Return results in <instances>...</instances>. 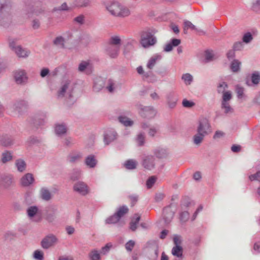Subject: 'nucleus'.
<instances>
[{
    "mask_svg": "<svg viewBox=\"0 0 260 260\" xmlns=\"http://www.w3.org/2000/svg\"><path fill=\"white\" fill-rule=\"evenodd\" d=\"M145 141V137L143 135L140 134L138 135L137 138V142L139 145L141 146L144 144Z\"/></svg>",
    "mask_w": 260,
    "mask_h": 260,
    "instance_id": "obj_45",
    "label": "nucleus"
},
{
    "mask_svg": "<svg viewBox=\"0 0 260 260\" xmlns=\"http://www.w3.org/2000/svg\"><path fill=\"white\" fill-rule=\"evenodd\" d=\"M117 138L116 133L114 131H109L104 136V142L106 144L108 145L110 142L113 141Z\"/></svg>",
    "mask_w": 260,
    "mask_h": 260,
    "instance_id": "obj_11",
    "label": "nucleus"
},
{
    "mask_svg": "<svg viewBox=\"0 0 260 260\" xmlns=\"http://www.w3.org/2000/svg\"><path fill=\"white\" fill-rule=\"evenodd\" d=\"M140 219V216L136 214L135 215V217H134L130 223V229L134 231L136 230L137 228V224L139 223Z\"/></svg>",
    "mask_w": 260,
    "mask_h": 260,
    "instance_id": "obj_17",
    "label": "nucleus"
},
{
    "mask_svg": "<svg viewBox=\"0 0 260 260\" xmlns=\"http://www.w3.org/2000/svg\"><path fill=\"white\" fill-rule=\"evenodd\" d=\"M161 58V56L159 54H156L153 55L148 60L147 67L149 69H152L154 67L156 64V62L157 60H160Z\"/></svg>",
    "mask_w": 260,
    "mask_h": 260,
    "instance_id": "obj_12",
    "label": "nucleus"
},
{
    "mask_svg": "<svg viewBox=\"0 0 260 260\" xmlns=\"http://www.w3.org/2000/svg\"><path fill=\"white\" fill-rule=\"evenodd\" d=\"M172 253L177 257L181 256L182 254V247L180 246H175L172 249Z\"/></svg>",
    "mask_w": 260,
    "mask_h": 260,
    "instance_id": "obj_22",
    "label": "nucleus"
},
{
    "mask_svg": "<svg viewBox=\"0 0 260 260\" xmlns=\"http://www.w3.org/2000/svg\"><path fill=\"white\" fill-rule=\"evenodd\" d=\"M49 73V70L47 68H43L40 73V75L42 77H45Z\"/></svg>",
    "mask_w": 260,
    "mask_h": 260,
    "instance_id": "obj_56",
    "label": "nucleus"
},
{
    "mask_svg": "<svg viewBox=\"0 0 260 260\" xmlns=\"http://www.w3.org/2000/svg\"><path fill=\"white\" fill-rule=\"evenodd\" d=\"M38 211V208L36 207H29L27 211L28 215L31 217L34 216V215L37 213Z\"/></svg>",
    "mask_w": 260,
    "mask_h": 260,
    "instance_id": "obj_34",
    "label": "nucleus"
},
{
    "mask_svg": "<svg viewBox=\"0 0 260 260\" xmlns=\"http://www.w3.org/2000/svg\"><path fill=\"white\" fill-rule=\"evenodd\" d=\"M241 147L239 145H233L231 149L234 152H239L240 150Z\"/></svg>",
    "mask_w": 260,
    "mask_h": 260,
    "instance_id": "obj_62",
    "label": "nucleus"
},
{
    "mask_svg": "<svg viewBox=\"0 0 260 260\" xmlns=\"http://www.w3.org/2000/svg\"><path fill=\"white\" fill-rule=\"evenodd\" d=\"M211 132V126L208 120L205 118L201 119L198 127V133L206 135Z\"/></svg>",
    "mask_w": 260,
    "mask_h": 260,
    "instance_id": "obj_3",
    "label": "nucleus"
},
{
    "mask_svg": "<svg viewBox=\"0 0 260 260\" xmlns=\"http://www.w3.org/2000/svg\"><path fill=\"white\" fill-rule=\"evenodd\" d=\"M81 156L79 154H75L71 155L69 157V160L70 162H75L80 159Z\"/></svg>",
    "mask_w": 260,
    "mask_h": 260,
    "instance_id": "obj_43",
    "label": "nucleus"
},
{
    "mask_svg": "<svg viewBox=\"0 0 260 260\" xmlns=\"http://www.w3.org/2000/svg\"><path fill=\"white\" fill-rule=\"evenodd\" d=\"M182 79L186 84H190L192 80V77L189 74H185L183 75Z\"/></svg>",
    "mask_w": 260,
    "mask_h": 260,
    "instance_id": "obj_32",
    "label": "nucleus"
},
{
    "mask_svg": "<svg viewBox=\"0 0 260 260\" xmlns=\"http://www.w3.org/2000/svg\"><path fill=\"white\" fill-rule=\"evenodd\" d=\"M156 178L155 176L150 177L146 182V185L148 188H150L155 183Z\"/></svg>",
    "mask_w": 260,
    "mask_h": 260,
    "instance_id": "obj_36",
    "label": "nucleus"
},
{
    "mask_svg": "<svg viewBox=\"0 0 260 260\" xmlns=\"http://www.w3.org/2000/svg\"><path fill=\"white\" fill-rule=\"evenodd\" d=\"M142 165L147 170H151L154 168V158L151 156H146L143 160Z\"/></svg>",
    "mask_w": 260,
    "mask_h": 260,
    "instance_id": "obj_9",
    "label": "nucleus"
},
{
    "mask_svg": "<svg viewBox=\"0 0 260 260\" xmlns=\"http://www.w3.org/2000/svg\"><path fill=\"white\" fill-rule=\"evenodd\" d=\"M129 199L131 201L132 206H133L138 201V197L137 196H132L129 197Z\"/></svg>",
    "mask_w": 260,
    "mask_h": 260,
    "instance_id": "obj_57",
    "label": "nucleus"
},
{
    "mask_svg": "<svg viewBox=\"0 0 260 260\" xmlns=\"http://www.w3.org/2000/svg\"><path fill=\"white\" fill-rule=\"evenodd\" d=\"M112 247V245L110 243L107 244L105 247H103L102 249V253L105 254L108 252L110 248Z\"/></svg>",
    "mask_w": 260,
    "mask_h": 260,
    "instance_id": "obj_54",
    "label": "nucleus"
},
{
    "mask_svg": "<svg viewBox=\"0 0 260 260\" xmlns=\"http://www.w3.org/2000/svg\"><path fill=\"white\" fill-rule=\"evenodd\" d=\"M222 107L224 109L225 113H228L231 110V107L228 102H222Z\"/></svg>",
    "mask_w": 260,
    "mask_h": 260,
    "instance_id": "obj_51",
    "label": "nucleus"
},
{
    "mask_svg": "<svg viewBox=\"0 0 260 260\" xmlns=\"http://www.w3.org/2000/svg\"><path fill=\"white\" fill-rule=\"evenodd\" d=\"M244 89L243 87L237 86L236 87V92L239 98H241L243 95Z\"/></svg>",
    "mask_w": 260,
    "mask_h": 260,
    "instance_id": "obj_52",
    "label": "nucleus"
},
{
    "mask_svg": "<svg viewBox=\"0 0 260 260\" xmlns=\"http://www.w3.org/2000/svg\"><path fill=\"white\" fill-rule=\"evenodd\" d=\"M74 189L82 195H85L89 192L88 186L82 182L76 183L74 186Z\"/></svg>",
    "mask_w": 260,
    "mask_h": 260,
    "instance_id": "obj_7",
    "label": "nucleus"
},
{
    "mask_svg": "<svg viewBox=\"0 0 260 260\" xmlns=\"http://www.w3.org/2000/svg\"><path fill=\"white\" fill-rule=\"evenodd\" d=\"M89 257L91 260H100V255L97 250H92L89 253Z\"/></svg>",
    "mask_w": 260,
    "mask_h": 260,
    "instance_id": "obj_30",
    "label": "nucleus"
},
{
    "mask_svg": "<svg viewBox=\"0 0 260 260\" xmlns=\"http://www.w3.org/2000/svg\"><path fill=\"white\" fill-rule=\"evenodd\" d=\"M205 135L203 134L198 133L193 137V142L196 145H200L202 142Z\"/></svg>",
    "mask_w": 260,
    "mask_h": 260,
    "instance_id": "obj_23",
    "label": "nucleus"
},
{
    "mask_svg": "<svg viewBox=\"0 0 260 260\" xmlns=\"http://www.w3.org/2000/svg\"><path fill=\"white\" fill-rule=\"evenodd\" d=\"M164 198V195L163 193H157L155 196V200L156 201H160L163 199Z\"/></svg>",
    "mask_w": 260,
    "mask_h": 260,
    "instance_id": "obj_59",
    "label": "nucleus"
},
{
    "mask_svg": "<svg viewBox=\"0 0 260 260\" xmlns=\"http://www.w3.org/2000/svg\"><path fill=\"white\" fill-rule=\"evenodd\" d=\"M205 59L206 61H210L214 59V55L212 51H206L205 52Z\"/></svg>",
    "mask_w": 260,
    "mask_h": 260,
    "instance_id": "obj_35",
    "label": "nucleus"
},
{
    "mask_svg": "<svg viewBox=\"0 0 260 260\" xmlns=\"http://www.w3.org/2000/svg\"><path fill=\"white\" fill-rule=\"evenodd\" d=\"M253 249L254 250L257 251V252L260 251V244L259 243H255L253 246Z\"/></svg>",
    "mask_w": 260,
    "mask_h": 260,
    "instance_id": "obj_64",
    "label": "nucleus"
},
{
    "mask_svg": "<svg viewBox=\"0 0 260 260\" xmlns=\"http://www.w3.org/2000/svg\"><path fill=\"white\" fill-rule=\"evenodd\" d=\"M223 135V133L221 131H216L214 135L213 138L217 139L222 137Z\"/></svg>",
    "mask_w": 260,
    "mask_h": 260,
    "instance_id": "obj_61",
    "label": "nucleus"
},
{
    "mask_svg": "<svg viewBox=\"0 0 260 260\" xmlns=\"http://www.w3.org/2000/svg\"><path fill=\"white\" fill-rule=\"evenodd\" d=\"M85 164L89 168H93L96 164V160L94 155H89L85 159Z\"/></svg>",
    "mask_w": 260,
    "mask_h": 260,
    "instance_id": "obj_16",
    "label": "nucleus"
},
{
    "mask_svg": "<svg viewBox=\"0 0 260 260\" xmlns=\"http://www.w3.org/2000/svg\"><path fill=\"white\" fill-rule=\"evenodd\" d=\"M66 231L69 235H71L74 232V228L71 226H68L66 227Z\"/></svg>",
    "mask_w": 260,
    "mask_h": 260,
    "instance_id": "obj_58",
    "label": "nucleus"
},
{
    "mask_svg": "<svg viewBox=\"0 0 260 260\" xmlns=\"http://www.w3.org/2000/svg\"><path fill=\"white\" fill-rule=\"evenodd\" d=\"M252 39L251 35L250 33H247L243 36V41L245 43H249Z\"/></svg>",
    "mask_w": 260,
    "mask_h": 260,
    "instance_id": "obj_50",
    "label": "nucleus"
},
{
    "mask_svg": "<svg viewBox=\"0 0 260 260\" xmlns=\"http://www.w3.org/2000/svg\"><path fill=\"white\" fill-rule=\"evenodd\" d=\"M15 52L19 57H25L28 55L29 52L23 49L20 46H17L15 48Z\"/></svg>",
    "mask_w": 260,
    "mask_h": 260,
    "instance_id": "obj_18",
    "label": "nucleus"
},
{
    "mask_svg": "<svg viewBox=\"0 0 260 260\" xmlns=\"http://www.w3.org/2000/svg\"><path fill=\"white\" fill-rule=\"evenodd\" d=\"M73 88L70 86V83L66 81L63 83L60 89L57 92L58 97H63L66 95L69 98L72 96Z\"/></svg>",
    "mask_w": 260,
    "mask_h": 260,
    "instance_id": "obj_4",
    "label": "nucleus"
},
{
    "mask_svg": "<svg viewBox=\"0 0 260 260\" xmlns=\"http://www.w3.org/2000/svg\"><path fill=\"white\" fill-rule=\"evenodd\" d=\"M118 119L119 122L126 126H131L133 124V121L130 120L126 117L120 116L119 117Z\"/></svg>",
    "mask_w": 260,
    "mask_h": 260,
    "instance_id": "obj_24",
    "label": "nucleus"
},
{
    "mask_svg": "<svg viewBox=\"0 0 260 260\" xmlns=\"http://www.w3.org/2000/svg\"><path fill=\"white\" fill-rule=\"evenodd\" d=\"M128 211V209L126 206H122L118 209L117 213H116V215L120 219L122 216L126 214Z\"/></svg>",
    "mask_w": 260,
    "mask_h": 260,
    "instance_id": "obj_27",
    "label": "nucleus"
},
{
    "mask_svg": "<svg viewBox=\"0 0 260 260\" xmlns=\"http://www.w3.org/2000/svg\"><path fill=\"white\" fill-rule=\"evenodd\" d=\"M106 9L111 15L115 16L125 17L130 14V11L127 8L123 7L117 2H113L107 5Z\"/></svg>",
    "mask_w": 260,
    "mask_h": 260,
    "instance_id": "obj_1",
    "label": "nucleus"
},
{
    "mask_svg": "<svg viewBox=\"0 0 260 260\" xmlns=\"http://www.w3.org/2000/svg\"><path fill=\"white\" fill-rule=\"evenodd\" d=\"M12 156L11 153L9 152H6L3 153L2 160L3 162L6 163L11 160Z\"/></svg>",
    "mask_w": 260,
    "mask_h": 260,
    "instance_id": "obj_31",
    "label": "nucleus"
},
{
    "mask_svg": "<svg viewBox=\"0 0 260 260\" xmlns=\"http://www.w3.org/2000/svg\"><path fill=\"white\" fill-rule=\"evenodd\" d=\"M196 30V26L190 21L186 20L184 22L183 31L185 34L187 33L188 29Z\"/></svg>",
    "mask_w": 260,
    "mask_h": 260,
    "instance_id": "obj_20",
    "label": "nucleus"
},
{
    "mask_svg": "<svg viewBox=\"0 0 260 260\" xmlns=\"http://www.w3.org/2000/svg\"><path fill=\"white\" fill-rule=\"evenodd\" d=\"M5 185L8 187L13 183V178L11 176H7L4 180Z\"/></svg>",
    "mask_w": 260,
    "mask_h": 260,
    "instance_id": "obj_48",
    "label": "nucleus"
},
{
    "mask_svg": "<svg viewBox=\"0 0 260 260\" xmlns=\"http://www.w3.org/2000/svg\"><path fill=\"white\" fill-rule=\"evenodd\" d=\"M228 85L225 82H222L220 83L218 86V91L219 93H223L224 92V90L226 88H227Z\"/></svg>",
    "mask_w": 260,
    "mask_h": 260,
    "instance_id": "obj_49",
    "label": "nucleus"
},
{
    "mask_svg": "<svg viewBox=\"0 0 260 260\" xmlns=\"http://www.w3.org/2000/svg\"><path fill=\"white\" fill-rule=\"evenodd\" d=\"M174 243L176 246H179V244L181 243V241L180 239V237L178 236H175L173 239Z\"/></svg>",
    "mask_w": 260,
    "mask_h": 260,
    "instance_id": "obj_60",
    "label": "nucleus"
},
{
    "mask_svg": "<svg viewBox=\"0 0 260 260\" xmlns=\"http://www.w3.org/2000/svg\"><path fill=\"white\" fill-rule=\"evenodd\" d=\"M41 195L43 199L48 201L51 199V194L50 192L46 189H42L41 190Z\"/></svg>",
    "mask_w": 260,
    "mask_h": 260,
    "instance_id": "obj_26",
    "label": "nucleus"
},
{
    "mask_svg": "<svg viewBox=\"0 0 260 260\" xmlns=\"http://www.w3.org/2000/svg\"><path fill=\"white\" fill-rule=\"evenodd\" d=\"M55 132L57 135H62L66 133L67 128L64 125H57L55 129Z\"/></svg>",
    "mask_w": 260,
    "mask_h": 260,
    "instance_id": "obj_25",
    "label": "nucleus"
},
{
    "mask_svg": "<svg viewBox=\"0 0 260 260\" xmlns=\"http://www.w3.org/2000/svg\"><path fill=\"white\" fill-rule=\"evenodd\" d=\"M163 212L166 219H171L173 218L174 213L171 211L170 207L165 208L164 209Z\"/></svg>",
    "mask_w": 260,
    "mask_h": 260,
    "instance_id": "obj_29",
    "label": "nucleus"
},
{
    "mask_svg": "<svg viewBox=\"0 0 260 260\" xmlns=\"http://www.w3.org/2000/svg\"><path fill=\"white\" fill-rule=\"evenodd\" d=\"M16 166L18 171L23 172L26 168V164L22 159H18L15 162Z\"/></svg>",
    "mask_w": 260,
    "mask_h": 260,
    "instance_id": "obj_21",
    "label": "nucleus"
},
{
    "mask_svg": "<svg viewBox=\"0 0 260 260\" xmlns=\"http://www.w3.org/2000/svg\"><path fill=\"white\" fill-rule=\"evenodd\" d=\"M34 181L32 174L27 173L20 179L21 185L23 186H28L31 184Z\"/></svg>",
    "mask_w": 260,
    "mask_h": 260,
    "instance_id": "obj_8",
    "label": "nucleus"
},
{
    "mask_svg": "<svg viewBox=\"0 0 260 260\" xmlns=\"http://www.w3.org/2000/svg\"><path fill=\"white\" fill-rule=\"evenodd\" d=\"M252 82L253 84H256L259 82L260 76L258 74L254 73L251 77Z\"/></svg>",
    "mask_w": 260,
    "mask_h": 260,
    "instance_id": "obj_47",
    "label": "nucleus"
},
{
    "mask_svg": "<svg viewBox=\"0 0 260 260\" xmlns=\"http://www.w3.org/2000/svg\"><path fill=\"white\" fill-rule=\"evenodd\" d=\"M180 43L181 41L179 39H173L170 43L166 45L164 47V51L166 52L171 51L173 49V47L178 46Z\"/></svg>",
    "mask_w": 260,
    "mask_h": 260,
    "instance_id": "obj_14",
    "label": "nucleus"
},
{
    "mask_svg": "<svg viewBox=\"0 0 260 260\" xmlns=\"http://www.w3.org/2000/svg\"><path fill=\"white\" fill-rule=\"evenodd\" d=\"M15 82L19 84H22L27 81L26 73L23 70H17L14 73Z\"/></svg>",
    "mask_w": 260,
    "mask_h": 260,
    "instance_id": "obj_6",
    "label": "nucleus"
},
{
    "mask_svg": "<svg viewBox=\"0 0 260 260\" xmlns=\"http://www.w3.org/2000/svg\"><path fill=\"white\" fill-rule=\"evenodd\" d=\"M157 130H158V128L157 127H150L149 128V132H148V134L150 136H152L153 137L157 133Z\"/></svg>",
    "mask_w": 260,
    "mask_h": 260,
    "instance_id": "obj_53",
    "label": "nucleus"
},
{
    "mask_svg": "<svg viewBox=\"0 0 260 260\" xmlns=\"http://www.w3.org/2000/svg\"><path fill=\"white\" fill-rule=\"evenodd\" d=\"M34 257L38 260H43V253L41 251L36 250L34 252Z\"/></svg>",
    "mask_w": 260,
    "mask_h": 260,
    "instance_id": "obj_46",
    "label": "nucleus"
},
{
    "mask_svg": "<svg viewBox=\"0 0 260 260\" xmlns=\"http://www.w3.org/2000/svg\"><path fill=\"white\" fill-rule=\"evenodd\" d=\"M103 82L102 80H98L94 83L93 88L96 91H98L99 90L101 89V88L103 87Z\"/></svg>",
    "mask_w": 260,
    "mask_h": 260,
    "instance_id": "obj_41",
    "label": "nucleus"
},
{
    "mask_svg": "<svg viewBox=\"0 0 260 260\" xmlns=\"http://www.w3.org/2000/svg\"><path fill=\"white\" fill-rule=\"evenodd\" d=\"M57 242V238L53 235H50L44 238L42 241V246L44 248H48Z\"/></svg>",
    "mask_w": 260,
    "mask_h": 260,
    "instance_id": "obj_5",
    "label": "nucleus"
},
{
    "mask_svg": "<svg viewBox=\"0 0 260 260\" xmlns=\"http://www.w3.org/2000/svg\"><path fill=\"white\" fill-rule=\"evenodd\" d=\"M182 105L184 107L190 108L194 105V103L191 101L184 99L182 101Z\"/></svg>",
    "mask_w": 260,
    "mask_h": 260,
    "instance_id": "obj_44",
    "label": "nucleus"
},
{
    "mask_svg": "<svg viewBox=\"0 0 260 260\" xmlns=\"http://www.w3.org/2000/svg\"><path fill=\"white\" fill-rule=\"evenodd\" d=\"M250 181H257L260 182V171H258L254 174L251 175L249 176Z\"/></svg>",
    "mask_w": 260,
    "mask_h": 260,
    "instance_id": "obj_38",
    "label": "nucleus"
},
{
    "mask_svg": "<svg viewBox=\"0 0 260 260\" xmlns=\"http://www.w3.org/2000/svg\"><path fill=\"white\" fill-rule=\"evenodd\" d=\"M223 101L222 102H227L232 98V94L230 91L223 92Z\"/></svg>",
    "mask_w": 260,
    "mask_h": 260,
    "instance_id": "obj_42",
    "label": "nucleus"
},
{
    "mask_svg": "<svg viewBox=\"0 0 260 260\" xmlns=\"http://www.w3.org/2000/svg\"><path fill=\"white\" fill-rule=\"evenodd\" d=\"M137 165L138 162L134 159L127 160L124 163V166L127 169H134Z\"/></svg>",
    "mask_w": 260,
    "mask_h": 260,
    "instance_id": "obj_19",
    "label": "nucleus"
},
{
    "mask_svg": "<svg viewBox=\"0 0 260 260\" xmlns=\"http://www.w3.org/2000/svg\"><path fill=\"white\" fill-rule=\"evenodd\" d=\"M120 39L118 37L115 36L111 38L110 41V45L117 46V45L120 44Z\"/></svg>",
    "mask_w": 260,
    "mask_h": 260,
    "instance_id": "obj_40",
    "label": "nucleus"
},
{
    "mask_svg": "<svg viewBox=\"0 0 260 260\" xmlns=\"http://www.w3.org/2000/svg\"><path fill=\"white\" fill-rule=\"evenodd\" d=\"M54 42L56 45H62L63 44L64 40L62 37H58L54 40Z\"/></svg>",
    "mask_w": 260,
    "mask_h": 260,
    "instance_id": "obj_55",
    "label": "nucleus"
},
{
    "mask_svg": "<svg viewBox=\"0 0 260 260\" xmlns=\"http://www.w3.org/2000/svg\"><path fill=\"white\" fill-rule=\"evenodd\" d=\"M135 245V242L133 240H129L128 241L125 245V247L126 249L128 251H131L134 247Z\"/></svg>",
    "mask_w": 260,
    "mask_h": 260,
    "instance_id": "obj_37",
    "label": "nucleus"
},
{
    "mask_svg": "<svg viewBox=\"0 0 260 260\" xmlns=\"http://www.w3.org/2000/svg\"><path fill=\"white\" fill-rule=\"evenodd\" d=\"M241 62L238 60H234L231 63V69L234 72H238L240 69Z\"/></svg>",
    "mask_w": 260,
    "mask_h": 260,
    "instance_id": "obj_28",
    "label": "nucleus"
},
{
    "mask_svg": "<svg viewBox=\"0 0 260 260\" xmlns=\"http://www.w3.org/2000/svg\"><path fill=\"white\" fill-rule=\"evenodd\" d=\"M156 113V111L154 109L150 107H145L143 110V112L141 113V114L144 117L152 118L155 116Z\"/></svg>",
    "mask_w": 260,
    "mask_h": 260,
    "instance_id": "obj_10",
    "label": "nucleus"
},
{
    "mask_svg": "<svg viewBox=\"0 0 260 260\" xmlns=\"http://www.w3.org/2000/svg\"><path fill=\"white\" fill-rule=\"evenodd\" d=\"M177 101V96L174 93H169L167 96V103L169 107L173 108L175 107Z\"/></svg>",
    "mask_w": 260,
    "mask_h": 260,
    "instance_id": "obj_13",
    "label": "nucleus"
},
{
    "mask_svg": "<svg viewBox=\"0 0 260 260\" xmlns=\"http://www.w3.org/2000/svg\"><path fill=\"white\" fill-rule=\"evenodd\" d=\"M156 41L152 34L148 31H143L141 34L140 43L144 48L149 47L155 44Z\"/></svg>",
    "mask_w": 260,
    "mask_h": 260,
    "instance_id": "obj_2",
    "label": "nucleus"
},
{
    "mask_svg": "<svg viewBox=\"0 0 260 260\" xmlns=\"http://www.w3.org/2000/svg\"><path fill=\"white\" fill-rule=\"evenodd\" d=\"M201 173L199 172H196L194 174H193V178L196 180H199L200 179H201Z\"/></svg>",
    "mask_w": 260,
    "mask_h": 260,
    "instance_id": "obj_63",
    "label": "nucleus"
},
{
    "mask_svg": "<svg viewBox=\"0 0 260 260\" xmlns=\"http://www.w3.org/2000/svg\"><path fill=\"white\" fill-rule=\"evenodd\" d=\"M90 63L89 62L87 61H82L80 63V64L79 66L78 69L80 71H83L85 70V69H87L89 67H90Z\"/></svg>",
    "mask_w": 260,
    "mask_h": 260,
    "instance_id": "obj_39",
    "label": "nucleus"
},
{
    "mask_svg": "<svg viewBox=\"0 0 260 260\" xmlns=\"http://www.w3.org/2000/svg\"><path fill=\"white\" fill-rule=\"evenodd\" d=\"M119 219H120L115 214L113 216H112L107 218L106 220V222L109 224L115 223L117 222Z\"/></svg>",
    "mask_w": 260,
    "mask_h": 260,
    "instance_id": "obj_33",
    "label": "nucleus"
},
{
    "mask_svg": "<svg viewBox=\"0 0 260 260\" xmlns=\"http://www.w3.org/2000/svg\"><path fill=\"white\" fill-rule=\"evenodd\" d=\"M108 54L111 58H115L117 56L119 48L117 46L110 45L107 50Z\"/></svg>",
    "mask_w": 260,
    "mask_h": 260,
    "instance_id": "obj_15",
    "label": "nucleus"
}]
</instances>
